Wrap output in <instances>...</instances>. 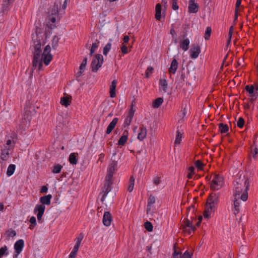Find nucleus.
<instances>
[{
    "label": "nucleus",
    "mask_w": 258,
    "mask_h": 258,
    "mask_svg": "<svg viewBox=\"0 0 258 258\" xmlns=\"http://www.w3.org/2000/svg\"><path fill=\"white\" fill-rule=\"evenodd\" d=\"M235 193L234 194V211L236 215L240 211V201L245 202L248 198L247 191L249 188V180L248 177L240 175L234 181Z\"/></svg>",
    "instance_id": "obj_1"
},
{
    "label": "nucleus",
    "mask_w": 258,
    "mask_h": 258,
    "mask_svg": "<svg viewBox=\"0 0 258 258\" xmlns=\"http://www.w3.org/2000/svg\"><path fill=\"white\" fill-rule=\"evenodd\" d=\"M41 29L38 26H36L35 33L32 34V38L34 43V51L33 52V59L32 61L33 68L35 69L38 67L39 69H41L43 66V60L42 58V53H41V39L42 36Z\"/></svg>",
    "instance_id": "obj_2"
},
{
    "label": "nucleus",
    "mask_w": 258,
    "mask_h": 258,
    "mask_svg": "<svg viewBox=\"0 0 258 258\" xmlns=\"http://www.w3.org/2000/svg\"><path fill=\"white\" fill-rule=\"evenodd\" d=\"M103 62V56L100 54H97L93 58L91 64V68L92 72H96L99 68H100Z\"/></svg>",
    "instance_id": "obj_3"
},
{
    "label": "nucleus",
    "mask_w": 258,
    "mask_h": 258,
    "mask_svg": "<svg viewBox=\"0 0 258 258\" xmlns=\"http://www.w3.org/2000/svg\"><path fill=\"white\" fill-rule=\"evenodd\" d=\"M223 184V178L219 175H215L211 183V188L216 190L221 188Z\"/></svg>",
    "instance_id": "obj_4"
},
{
    "label": "nucleus",
    "mask_w": 258,
    "mask_h": 258,
    "mask_svg": "<svg viewBox=\"0 0 258 258\" xmlns=\"http://www.w3.org/2000/svg\"><path fill=\"white\" fill-rule=\"evenodd\" d=\"M118 161L115 159H111V163L109 164L107 168V173L106 177L108 180L112 179L114 172L117 170Z\"/></svg>",
    "instance_id": "obj_5"
},
{
    "label": "nucleus",
    "mask_w": 258,
    "mask_h": 258,
    "mask_svg": "<svg viewBox=\"0 0 258 258\" xmlns=\"http://www.w3.org/2000/svg\"><path fill=\"white\" fill-rule=\"evenodd\" d=\"M219 196L218 194L212 193L211 194L207 199L206 205L215 209L217 205L219 202Z\"/></svg>",
    "instance_id": "obj_6"
},
{
    "label": "nucleus",
    "mask_w": 258,
    "mask_h": 258,
    "mask_svg": "<svg viewBox=\"0 0 258 258\" xmlns=\"http://www.w3.org/2000/svg\"><path fill=\"white\" fill-rule=\"evenodd\" d=\"M112 184V179L108 180L105 177V182L103 187L102 192L100 193L102 195V198L101 199V201L102 202L105 200V197L107 196V194L111 190V185Z\"/></svg>",
    "instance_id": "obj_7"
},
{
    "label": "nucleus",
    "mask_w": 258,
    "mask_h": 258,
    "mask_svg": "<svg viewBox=\"0 0 258 258\" xmlns=\"http://www.w3.org/2000/svg\"><path fill=\"white\" fill-rule=\"evenodd\" d=\"M51 47L49 45L45 46L43 52L42 53V58L43 62L46 66L48 65L49 62L52 59V55L50 54Z\"/></svg>",
    "instance_id": "obj_8"
},
{
    "label": "nucleus",
    "mask_w": 258,
    "mask_h": 258,
    "mask_svg": "<svg viewBox=\"0 0 258 258\" xmlns=\"http://www.w3.org/2000/svg\"><path fill=\"white\" fill-rule=\"evenodd\" d=\"M24 246V241L23 239H19L14 244L15 253L13 255V258H17L18 255L22 252Z\"/></svg>",
    "instance_id": "obj_9"
},
{
    "label": "nucleus",
    "mask_w": 258,
    "mask_h": 258,
    "mask_svg": "<svg viewBox=\"0 0 258 258\" xmlns=\"http://www.w3.org/2000/svg\"><path fill=\"white\" fill-rule=\"evenodd\" d=\"M45 210V206L43 205H37L34 210V213H37V217L38 221L39 222H41V219L42 216L44 213Z\"/></svg>",
    "instance_id": "obj_10"
},
{
    "label": "nucleus",
    "mask_w": 258,
    "mask_h": 258,
    "mask_svg": "<svg viewBox=\"0 0 258 258\" xmlns=\"http://www.w3.org/2000/svg\"><path fill=\"white\" fill-rule=\"evenodd\" d=\"M112 221V217L111 213L108 211L105 212L103 216L102 220L104 225L107 227L110 226Z\"/></svg>",
    "instance_id": "obj_11"
},
{
    "label": "nucleus",
    "mask_w": 258,
    "mask_h": 258,
    "mask_svg": "<svg viewBox=\"0 0 258 258\" xmlns=\"http://www.w3.org/2000/svg\"><path fill=\"white\" fill-rule=\"evenodd\" d=\"M190 57L192 58H196L201 52L200 46L198 45H192L190 49Z\"/></svg>",
    "instance_id": "obj_12"
},
{
    "label": "nucleus",
    "mask_w": 258,
    "mask_h": 258,
    "mask_svg": "<svg viewBox=\"0 0 258 258\" xmlns=\"http://www.w3.org/2000/svg\"><path fill=\"white\" fill-rule=\"evenodd\" d=\"M62 0H56L53 8L50 10L49 15L58 16V9L60 7Z\"/></svg>",
    "instance_id": "obj_13"
},
{
    "label": "nucleus",
    "mask_w": 258,
    "mask_h": 258,
    "mask_svg": "<svg viewBox=\"0 0 258 258\" xmlns=\"http://www.w3.org/2000/svg\"><path fill=\"white\" fill-rule=\"evenodd\" d=\"M198 4L195 2V0H189L188 12L190 13H196L199 10Z\"/></svg>",
    "instance_id": "obj_14"
},
{
    "label": "nucleus",
    "mask_w": 258,
    "mask_h": 258,
    "mask_svg": "<svg viewBox=\"0 0 258 258\" xmlns=\"http://www.w3.org/2000/svg\"><path fill=\"white\" fill-rule=\"evenodd\" d=\"M172 258H191V255L187 250L185 251L182 255L180 252L175 249L172 254Z\"/></svg>",
    "instance_id": "obj_15"
},
{
    "label": "nucleus",
    "mask_w": 258,
    "mask_h": 258,
    "mask_svg": "<svg viewBox=\"0 0 258 258\" xmlns=\"http://www.w3.org/2000/svg\"><path fill=\"white\" fill-rule=\"evenodd\" d=\"M140 132L138 135V139L140 141H143L146 138L147 134V130L143 125L140 127Z\"/></svg>",
    "instance_id": "obj_16"
},
{
    "label": "nucleus",
    "mask_w": 258,
    "mask_h": 258,
    "mask_svg": "<svg viewBox=\"0 0 258 258\" xmlns=\"http://www.w3.org/2000/svg\"><path fill=\"white\" fill-rule=\"evenodd\" d=\"M128 132L127 131H124L122 134V135L121 136L120 139L118 141L117 144L119 146H124L126 143L127 139H128Z\"/></svg>",
    "instance_id": "obj_17"
},
{
    "label": "nucleus",
    "mask_w": 258,
    "mask_h": 258,
    "mask_svg": "<svg viewBox=\"0 0 258 258\" xmlns=\"http://www.w3.org/2000/svg\"><path fill=\"white\" fill-rule=\"evenodd\" d=\"M118 118H114L112 120V121L109 123L108 125L106 131V134L108 135L109 134L112 130L114 128L115 126H116L117 122H118Z\"/></svg>",
    "instance_id": "obj_18"
},
{
    "label": "nucleus",
    "mask_w": 258,
    "mask_h": 258,
    "mask_svg": "<svg viewBox=\"0 0 258 258\" xmlns=\"http://www.w3.org/2000/svg\"><path fill=\"white\" fill-rule=\"evenodd\" d=\"M52 195H47L45 196H43L40 198V202L41 203V205H49L50 204V201L52 199Z\"/></svg>",
    "instance_id": "obj_19"
},
{
    "label": "nucleus",
    "mask_w": 258,
    "mask_h": 258,
    "mask_svg": "<svg viewBox=\"0 0 258 258\" xmlns=\"http://www.w3.org/2000/svg\"><path fill=\"white\" fill-rule=\"evenodd\" d=\"M9 150L10 147L7 148V147H5V149L2 150L1 158L3 160L7 161L9 158Z\"/></svg>",
    "instance_id": "obj_20"
},
{
    "label": "nucleus",
    "mask_w": 258,
    "mask_h": 258,
    "mask_svg": "<svg viewBox=\"0 0 258 258\" xmlns=\"http://www.w3.org/2000/svg\"><path fill=\"white\" fill-rule=\"evenodd\" d=\"M184 226H183V229L185 231L186 227H190L191 230L192 231H195L196 229V227L195 226L193 225L192 224V222L190 221L189 219H186L184 220Z\"/></svg>",
    "instance_id": "obj_21"
},
{
    "label": "nucleus",
    "mask_w": 258,
    "mask_h": 258,
    "mask_svg": "<svg viewBox=\"0 0 258 258\" xmlns=\"http://www.w3.org/2000/svg\"><path fill=\"white\" fill-rule=\"evenodd\" d=\"M178 68V62L175 58L172 61L169 71L170 73L174 74Z\"/></svg>",
    "instance_id": "obj_22"
},
{
    "label": "nucleus",
    "mask_w": 258,
    "mask_h": 258,
    "mask_svg": "<svg viewBox=\"0 0 258 258\" xmlns=\"http://www.w3.org/2000/svg\"><path fill=\"white\" fill-rule=\"evenodd\" d=\"M189 43L190 41L188 38L184 39L180 42V47L184 51H186L188 49Z\"/></svg>",
    "instance_id": "obj_23"
},
{
    "label": "nucleus",
    "mask_w": 258,
    "mask_h": 258,
    "mask_svg": "<svg viewBox=\"0 0 258 258\" xmlns=\"http://www.w3.org/2000/svg\"><path fill=\"white\" fill-rule=\"evenodd\" d=\"M117 82H112L110 86V96L111 98H114L116 96L115 89L116 87Z\"/></svg>",
    "instance_id": "obj_24"
},
{
    "label": "nucleus",
    "mask_w": 258,
    "mask_h": 258,
    "mask_svg": "<svg viewBox=\"0 0 258 258\" xmlns=\"http://www.w3.org/2000/svg\"><path fill=\"white\" fill-rule=\"evenodd\" d=\"M210 208V207L206 205V208L203 213L205 218H209L210 216L211 213L215 210V209L213 208L211 209Z\"/></svg>",
    "instance_id": "obj_25"
},
{
    "label": "nucleus",
    "mask_w": 258,
    "mask_h": 258,
    "mask_svg": "<svg viewBox=\"0 0 258 258\" xmlns=\"http://www.w3.org/2000/svg\"><path fill=\"white\" fill-rule=\"evenodd\" d=\"M161 5L160 4H157L156 6L155 18L158 21L160 20L161 18Z\"/></svg>",
    "instance_id": "obj_26"
},
{
    "label": "nucleus",
    "mask_w": 258,
    "mask_h": 258,
    "mask_svg": "<svg viewBox=\"0 0 258 258\" xmlns=\"http://www.w3.org/2000/svg\"><path fill=\"white\" fill-rule=\"evenodd\" d=\"M14 1V0H5L1 12L3 13H5L6 11H7L9 9V6L12 4V3Z\"/></svg>",
    "instance_id": "obj_27"
},
{
    "label": "nucleus",
    "mask_w": 258,
    "mask_h": 258,
    "mask_svg": "<svg viewBox=\"0 0 258 258\" xmlns=\"http://www.w3.org/2000/svg\"><path fill=\"white\" fill-rule=\"evenodd\" d=\"M77 153H71L69 156V162L72 165H76L78 163V158H77Z\"/></svg>",
    "instance_id": "obj_28"
},
{
    "label": "nucleus",
    "mask_w": 258,
    "mask_h": 258,
    "mask_svg": "<svg viewBox=\"0 0 258 258\" xmlns=\"http://www.w3.org/2000/svg\"><path fill=\"white\" fill-rule=\"evenodd\" d=\"M71 101L70 98L68 96H64L61 98L60 103L61 105L65 106L66 107L68 106L70 104Z\"/></svg>",
    "instance_id": "obj_29"
},
{
    "label": "nucleus",
    "mask_w": 258,
    "mask_h": 258,
    "mask_svg": "<svg viewBox=\"0 0 258 258\" xmlns=\"http://www.w3.org/2000/svg\"><path fill=\"white\" fill-rule=\"evenodd\" d=\"M163 98L159 97L156 99L153 102L152 105L154 108H158L163 103Z\"/></svg>",
    "instance_id": "obj_30"
},
{
    "label": "nucleus",
    "mask_w": 258,
    "mask_h": 258,
    "mask_svg": "<svg viewBox=\"0 0 258 258\" xmlns=\"http://www.w3.org/2000/svg\"><path fill=\"white\" fill-rule=\"evenodd\" d=\"M219 131L221 133H226L229 130L228 126L227 124H223V123H220L219 124Z\"/></svg>",
    "instance_id": "obj_31"
},
{
    "label": "nucleus",
    "mask_w": 258,
    "mask_h": 258,
    "mask_svg": "<svg viewBox=\"0 0 258 258\" xmlns=\"http://www.w3.org/2000/svg\"><path fill=\"white\" fill-rule=\"evenodd\" d=\"M5 235L6 236L7 239L10 237H13L16 235V232L12 229H9L6 231Z\"/></svg>",
    "instance_id": "obj_32"
},
{
    "label": "nucleus",
    "mask_w": 258,
    "mask_h": 258,
    "mask_svg": "<svg viewBox=\"0 0 258 258\" xmlns=\"http://www.w3.org/2000/svg\"><path fill=\"white\" fill-rule=\"evenodd\" d=\"M182 133H180L178 130L176 132V139L174 142L175 145H178L180 144L182 139Z\"/></svg>",
    "instance_id": "obj_33"
},
{
    "label": "nucleus",
    "mask_w": 258,
    "mask_h": 258,
    "mask_svg": "<svg viewBox=\"0 0 258 258\" xmlns=\"http://www.w3.org/2000/svg\"><path fill=\"white\" fill-rule=\"evenodd\" d=\"M16 168V166L14 164H11L8 166L7 171V174L10 176L13 174Z\"/></svg>",
    "instance_id": "obj_34"
},
{
    "label": "nucleus",
    "mask_w": 258,
    "mask_h": 258,
    "mask_svg": "<svg viewBox=\"0 0 258 258\" xmlns=\"http://www.w3.org/2000/svg\"><path fill=\"white\" fill-rule=\"evenodd\" d=\"M59 38L56 35H55L52 41V47L53 49H56L58 46V42Z\"/></svg>",
    "instance_id": "obj_35"
},
{
    "label": "nucleus",
    "mask_w": 258,
    "mask_h": 258,
    "mask_svg": "<svg viewBox=\"0 0 258 258\" xmlns=\"http://www.w3.org/2000/svg\"><path fill=\"white\" fill-rule=\"evenodd\" d=\"M160 89L164 92H167L168 84L167 82H160Z\"/></svg>",
    "instance_id": "obj_36"
},
{
    "label": "nucleus",
    "mask_w": 258,
    "mask_h": 258,
    "mask_svg": "<svg viewBox=\"0 0 258 258\" xmlns=\"http://www.w3.org/2000/svg\"><path fill=\"white\" fill-rule=\"evenodd\" d=\"M62 168V166L61 165L59 164H56L53 166L52 172L53 173H59L61 172Z\"/></svg>",
    "instance_id": "obj_37"
},
{
    "label": "nucleus",
    "mask_w": 258,
    "mask_h": 258,
    "mask_svg": "<svg viewBox=\"0 0 258 258\" xmlns=\"http://www.w3.org/2000/svg\"><path fill=\"white\" fill-rule=\"evenodd\" d=\"M8 254V247L6 245L0 248V258L4 255H7Z\"/></svg>",
    "instance_id": "obj_38"
},
{
    "label": "nucleus",
    "mask_w": 258,
    "mask_h": 258,
    "mask_svg": "<svg viewBox=\"0 0 258 258\" xmlns=\"http://www.w3.org/2000/svg\"><path fill=\"white\" fill-rule=\"evenodd\" d=\"M135 183V178L133 176H131L130 179V185L128 187V191L129 192H132L134 189Z\"/></svg>",
    "instance_id": "obj_39"
},
{
    "label": "nucleus",
    "mask_w": 258,
    "mask_h": 258,
    "mask_svg": "<svg viewBox=\"0 0 258 258\" xmlns=\"http://www.w3.org/2000/svg\"><path fill=\"white\" fill-rule=\"evenodd\" d=\"M245 89L249 94H253L256 91V87H254L253 85L251 86L247 85Z\"/></svg>",
    "instance_id": "obj_40"
},
{
    "label": "nucleus",
    "mask_w": 258,
    "mask_h": 258,
    "mask_svg": "<svg viewBox=\"0 0 258 258\" xmlns=\"http://www.w3.org/2000/svg\"><path fill=\"white\" fill-rule=\"evenodd\" d=\"M111 43H108L103 48V53L104 55H107L108 52L110 51L111 48Z\"/></svg>",
    "instance_id": "obj_41"
},
{
    "label": "nucleus",
    "mask_w": 258,
    "mask_h": 258,
    "mask_svg": "<svg viewBox=\"0 0 258 258\" xmlns=\"http://www.w3.org/2000/svg\"><path fill=\"white\" fill-rule=\"evenodd\" d=\"M250 102H253L255 101L258 96V86H256V91L253 94H250Z\"/></svg>",
    "instance_id": "obj_42"
},
{
    "label": "nucleus",
    "mask_w": 258,
    "mask_h": 258,
    "mask_svg": "<svg viewBox=\"0 0 258 258\" xmlns=\"http://www.w3.org/2000/svg\"><path fill=\"white\" fill-rule=\"evenodd\" d=\"M29 221L31 223V225L29 226V228L31 229H33L37 224L36 218L34 216L31 217Z\"/></svg>",
    "instance_id": "obj_43"
},
{
    "label": "nucleus",
    "mask_w": 258,
    "mask_h": 258,
    "mask_svg": "<svg viewBox=\"0 0 258 258\" xmlns=\"http://www.w3.org/2000/svg\"><path fill=\"white\" fill-rule=\"evenodd\" d=\"M133 117H134L133 115H131V114H128L127 116H126V118L125 119L124 122V124L128 126L131 124V123L133 120Z\"/></svg>",
    "instance_id": "obj_44"
},
{
    "label": "nucleus",
    "mask_w": 258,
    "mask_h": 258,
    "mask_svg": "<svg viewBox=\"0 0 258 258\" xmlns=\"http://www.w3.org/2000/svg\"><path fill=\"white\" fill-rule=\"evenodd\" d=\"M212 29L211 27H208L206 30L205 33V39L206 40H208L210 37L211 34Z\"/></svg>",
    "instance_id": "obj_45"
},
{
    "label": "nucleus",
    "mask_w": 258,
    "mask_h": 258,
    "mask_svg": "<svg viewBox=\"0 0 258 258\" xmlns=\"http://www.w3.org/2000/svg\"><path fill=\"white\" fill-rule=\"evenodd\" d=\"M145 228L147 231L149 232H151L153 230L152 224L149 221H147L145 223Z\"/></svg>",
    "instance_id": "obj_46"
},
{
    "label": "nucleus",
    "mask_w": 258,
    "mask_h": 258,
    "mask_svg": "<svg viewBox=\"0 0 258 258\" xmlns=\"http://www.w3.org/2000/svg\"><path fill=\"white\" fill-rule=\"evenodd\" d=\"M195 165L198 169L202 170L204 164L201 162V161L198 160L195 162Z\"/></svg>",
    "instance_id": "obj_47"
},
{
    "label": "nucleus",
    "mask_w": 258,
    "mask_h": 258,
    "mask_svg": "<svg viewBox=\"0 0 258 258\" xmlns=\"http://www.w3.org/2000/svg\"><path fill=\"white\" fill-rule=\"evenodd\" d=\"M195 168L193 166L189 167L188 168L189 173L187 175V178L190 179L192 178V175L194 174Z\"/></svg>",
    "instance_id": "obj_48"
},
{
    "label": "nucleus",
    "mask_w": 258,
    "mask_h": 258,
    "mask_svg": "<svg viewBox=\"0 0 258 258\" xmlns=\"http://www.w3.org/2000/svg\"><path fill=\"white\" fill-rule=\"evenodd\" d=\"M100 43L99 40L96 39L95 40V42L92 44V47L90 49V50H92L93 51H95L96 49L98 47V44Z\"/></svg>",
    "instance_id": "obj_49"
},
{
    "label": "nucleus",
    "mask_w": 258,
    "mask_h": 258,
    "mask_svg": "<svg viewBox=\"0 0 258 258\" xmlns=\"http://www.w3.org/2000/svg\"><path fill=\"white\" fill-rule=\"evenodd\" d=\"M244 124V120L242 117H240L237 122V125L238 127L239 128H242Z\"/></svg>",
    "instance_id": "obj_50"
},
{
    "label": "nucleus",
    "mask_w": 258,
    "mask_h": 258,
    "mask_svg": "<svg viewBox=\"0 0 258 258\" xmlns=\"http://www.w3.org/2000/svg\"><path fill=\"white\" fill-rule=\"evenodd\" d=\"M186 211H187V217H188V215L190 213H191V214L194 213V212L195 211V206L192 205L191 206L188 207L187 208Z\"/></svg>",
    "instance_id": "obj_51"
},
{
    "label": "nucleus",
    "mask_w": 258,
    "mask_h": 258,
    "mask_svg": "<svg viewBox=\"0 0 258 258\" xmlns=\"http://www.w3.org/2000/svg\"><path fill=\"white\" fill-rule=\"evenodd\" d=\"M154 69L152 67H148L146 72V78H149L150 75L153 73Z\"/></svg>",
    "instance_id": "obj_52"
},
{
    "label": "nucleus",
    "mask_w": 258,
    "mask_h": 258,
    "mask_svg": "<svg viewBox=\"0 0 258 258\" xmlns=\"http://www.w3.org/2000/svg\"><path fill=\"white\" fill-rule=\"evenodd\" d=\"M233 26H232L230 27L229 31V38L227 41V43L229 44L231 41V37L233 34Z\"/></svg>",
    "instance_id": "obj_53"
},
{
    "label": "nucleus",
    "mask_w": 258,
    "mask_h": 258,
    "mask_svg": "<svg viewBox=\"0 0 258 258\" xmlns=\"http://www.w3.org/2000/svg\"><path fill=\"white\" fill-rule=\"evenodd\" d=\"M155 203V197L153 196H150L149 198V200H148V204H149V206H152Z\"/></svg>",
    "instance_id": "obj_54"
},
{
    "label": "nucleus",
    "mask_w": 258,
    "mask_h": 258,
    "mask_svg": "<svg viewBox=\"0 0 258 258\" xmlns=\"http://www.w3.org/2000/svg\"><path fill=\"white\" fill-rule=\"evenodd\" d=\"M172 8L174 10H177L178 9V6L177 5V0H172Z\"/></svg>",
    "instance_id": "obj_55"
},
{
    "label": "nucleus",
    "mask_w": 258,
    "mask_h": 258,
    "mask_svg": "<svg viewBox=\"0 0 258 258\" xmlns=\"http://www.w3.org/2000/svg\"><path fill=\"white\" fill-rule=\"evenodd\" d=\"M121 52L123 54H126L128 53V48L125 45H123L121 48Z\"/></svg>",
    "instance_id": "obj_56"
},
{
    "label": "nucleus",
    "mask_w": 258,
    "mask_h": 258,
    "mask_svg": "<svg viewBox=\"0 0 258 258\" xmlns=\"http://www.w3.org/2000/svg\"><path fill=\"white\" fill-rule=\"evenodd\" d=\"M153 183L157 185L160 183V177L156 176L153 179Z\"/></svg>",
    "instance_id": "obj_57"
},
{
    "label": "nucleus",
    "mask_w": 258,
    "mask_h": 258,
    "mask_svg": "<svg viewBox=\"0 0 258 258\" xmlns=\"http://www.w3.org/2000/svg\"><path fill=\"white\" fill-rule=\"evenodd\" d=\"M83 238V235L82 233L80 234L79 236L77 237V241L76 242V243L79 244L80 245L81 241L82 240Z\"/></svg>",
    "instance_id": "obj_58"
},
{
    "label": "nucleus",
    "mask_w": 258,
    "mask_h": 258,
    "mask_svg": "<svg viewBox=\"0 0 258 258\" xmlns=\"http://www.w3.org/2000/svg\"><path fill=\"white\" fill-rule=\"evenodd\" d=\"M58 17V16H49V20L52 23H55L56 22V17Z\"/></svg>",
    "instance_id": "obj_59"
},
{
    "label": "nucleus",
    "mask_w": 258,
    "mask_h": 258,
    "mask_svg": "<svg viewBox=\"0 0 258 258\" xmlns=\"http://www.w3.org/2000/svg\"><path fill=\"white\" fill-rule=\"evenodd\" d=\"M135 111H136V107H133V106H131V108L128 112V114L134 116Z\"/></svg>",
    "instance_id": "obj_60"
},
{
    "label": "nucleus",
    "mask_w": 258,
    "mask_h": 258,
    "mask_svg": "<svg viewBox=\"0 0 258 258\" xmlns=\"http://www.w3.org/2000/svg\"><path fill=\"white\" fill-rule=\"evenodd\" d=\"M80 245L76 243L72 251L77 252Z\"/></svg>",
    "instance_id": "obj_61"
},
{
    "label": "nucleus",
    "mask_w": 258,
    "mask_h": 258,
    "mask_svg": "<svg viewBox=\"0 0 258 258\" xmlns=\"http://www.w3.org/2000/svg\"><path fill=\"white\" fill-rule=\"evenodd\" d=\"M242 0H237L235 5V9H239V7L240 6Z\"/></svg>",
    "instance_id": "obj_62"
},
{
    "label": "nucleus",
    "mask_w": 258,
    "mask_h": 258,
    "mask_svg": "<svg viewBox=\"0 0 258 258\" xmlns=\"http://www.w3.org/2000/svg\"><path fill=\"white\" fill-rule=\"evenodd\" d=\"M77 252L72 251V252L70 254L69 258H75L77 255Z\"/></svg>",
    "instance_id": "obj_63"
},
{
    "label": "nucleus",
    "mask_w": 258,
    "mask_h": 258,
    "mask_svg": "<svg viewBox=\"0 0 258 258\" xmlns=\"http://www.w3.org/2000/svg\"><path fill=\"white\" fill-rule=\"evenodd\" d=\"M47 190H48V188L47 187V186L44 185L42 187V188L41 189V192H42V193L46 192L47 191Z\"/></svg>",
    "instance_id": "obj_64"
}]
</instances>
